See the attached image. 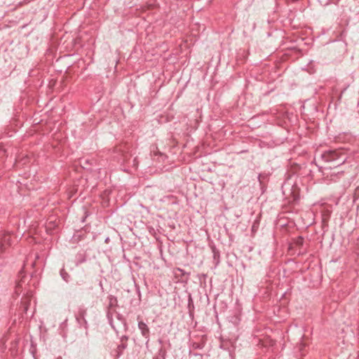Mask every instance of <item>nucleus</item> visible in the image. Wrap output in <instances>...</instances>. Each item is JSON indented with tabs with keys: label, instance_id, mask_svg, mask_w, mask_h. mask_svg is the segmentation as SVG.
<instances>
[{
	"label": "nucleus",
	"instance_id": "12",
	"mask_svg": "<svg viewBox=\"0 0 359 359\" xmlns=\"http://www.w3.org/2000/svg\"><path fill=\"white\" fill-rule=\"evenodd\" d=\"M117 302V299L114 296H110L109 297V305L111 306H114Z\"/></svg>",
	"mask_w": 359,
	"mask_h": 359
},
{
	"label": "nucleus",
	"instance_id": "10",
	"mask_svg": "<svg viewBox=\"0 0 359 359\" xmlns=\"http://www.w3.org/2000/svg\"><path fill=\"white\" fill-rule=\"evenodd\" d=\"M8 341V337L7 336H4L1 339V348L4 351L6 348V341Z\"/></svg>",
	"mask_w": 359,
	"mask_h": 359
},
{
	"label": "nucleus",
	"instance_id": "5",
	"mask_svg": "<svg viewBox=\"0 0 359 359\" xmlns=\"http://www.w3.org/2000/svg\"><path fill=\"white\" fill-rule=\"evenodd\" d=\"M76 319L79 326L83 327L86 330V335H88V323L86 318H84V320L82 318H76Z\"/></svg>",
	"mask_w": 359,
	"mask_h": 359
},
{
	"label": "nucleus",
	"instance_id": "7",
	"mask_svg": "<svg viewBox=\"0 0 359 359\" xmlns=\"http://www.w3.org/2000/svg\"><path fill=\"white\" fill-rule=\"evenodd\" d=\"M166 354V351L161 347L158 349L156 355L153 358V359H165Z\"/></svg>",
	"mask_w": 359,
	"mask_h": 359
},
{
	"label": "nucleus",
	"instance_id": "4",
	"mask_svg": "<svg viewBox=\"0 0 359 359\" xmlns=\"http://www.w3.org/2000/svg\"><path fill=\"white\" fill-rule=\"evenodd\" d=\"M20 339L18 337H15L11 343L10 351L12 354H16L18 352V346L19 344Z\"/></svg>",
	"mask_w": 359,
	"mask_h": 359
},
{
	"label": "nucleus",
	"instance_id": "11",
	"mask_svg": "<svg viewBox=\"0 0 359 359\" xmlns=\"http://www.w3.org/2000/svg\"><path fill=\"white\" fill-rule=\"evenodd\" d=\"M259 225V222L258 220H255L253 222L252 226V231L253 233L256 232L258 230Z\"/></svg>",
	"mask_w": 359,
	"mask_h": 359
},
{
	"label": "nucleus",
	"instance_id": "8",
	"mask_svg": "<svg viewBox=\"0 0 359 359\" xmlns=\"http://www.w3.org/2000/svg\"><path fill=\"white\" fill-rule=\"evenodd\" d=\"M87 313V309L84 306H80L79 308L78 313L76 316V318H82L84 320V318H86Z\"/></svg>",
	"mask_w": 359,
	"mask_h": 359
},
{
	"label": "nucleus",
	"instance_id": "14",
	"mask_svg": "<svg viewBox=\"0 0 359 359\" xmlns=\"http://www.w3.org/2000/svg\"><path fill=\"white\" fill-rule=\"evenodd\" d=\"M344 173V171H339L337 172H332L331 174V177L332 176H337V175H341Z\"/></svg>",
	"mask_w": 359,
	"mask_h": 359
},
{
	"label": "nucleus",
	"instance_id": "20",
	"mask_svg": "<svg viewBox=\"0 0 359 359\" xmlns=\"http://www.w3.org/2000/svg\"><path fill=\"white\" fill-rule=\"evenodd\" d=\"M229 356L231 357V359H233V356H232L231 353H229Z\"/></svg>",
	"mask_w": 359,
	"mask_h": 359
},
{
	"label": "nucleus",
	"instance_id": "15",
	"mask_svg": "<svg viewBox=\"0 0 359 359\" xmlns=\"http://www.w3.org/2000/svg\"><path fill=\"white\" fill-rule=\"evenodd\" d=\"M128 339V337L126 336V335H123L121 337V342L123 341V342H126L127 340Z\"/></svg>",
	"mask_w": 359,
	"mask_h": 359
},
{
	"label": "nucleus",
	"instance_id": "1",
	"mask_svg": "<svg viewBox=\"0 0 359 359\" xmlns=\"http://www.w3.org/2000/svg\"><path fill=\"white\" fill-rule=\"evenodd\" d=\"M320 159L325 163H332L334 168L345 163L348 155L345 149H328L320 154Z\"/></svg>",
	"mask_w": 359,
	"mask_h": 359
},
{
	"label": "nucleus",
	"instance_id": "3",
	"mask_svg": "<svg viewBox=\"0 0 359 359\" xmlns=\"http://www.w3.org/2000/svg\"><path fill=\"white\" fill-rule=\"evenodd\" d=\"M138 328L141 331L142 335L146 339V346L148 347L149 341V329L146 323L142 321L138 322Z\"/></svg>",
	"mask_w": 359,
	"mask_h": 359
},
{
	"label": "nucleus",
	"instance_id": "13",
	"mask_svg": "<svg viewBox=\"0 0 359 359\" xmlns=\"http://www.w3.org/2000/svg\"><path fill=\"white\" fill-rule=\"evenodd\" d=\"M192 347L194 348V349H201L203 348V346L201 345L200 344L198 343H193V345H192Z\"/></svg>",
	"mask_w": 359,
	"mask_h": 359
},
{
	"label": "nucleus",
	"instance_id": "6",
	"mask_svg": "<svg viewBox=\"0 0 359 359\" xmlns=\"http://www.w3.org/2000/svg\"><path fill=\"white\" fill-rule=\"evenodd\" d=\"M127 342H121V344L119 345H118L117 346V350H116V352H117V355H116V357L117 358H119L122 354H123V351L127 348Z\"/></svg>",
	"mask_w": 359,
	"mask_h": 359
},
{
	"label": "nucleus",
	"instance_id": "17",
	"mask_svg": "<svg viewBox=\"0 0 359 359\" xmlns=\"http://www.w3.org/2000/svg\"><path fill=\"white\" fill-rule=\"evenodd\" d=\"M158 343H159L160 344H162V343H163L162 339H158Z\"/></svg>",
	"mask_w": 359,
	"mask_h": 359
},
{
	"label": "nucleus",
	"instance_id": "2",
	"mask_svg": "<svg viewBox=\"0 0 359 359\" xmlns=\"http://www.w3.org/2000/svg\"><path fill=\"white\" fill-rule=\"evenodd\" d=\"M11 245V236L5 232H0V250L4 251L7 246Z\"/></svg>",
	"mask_w": 359,
	"mask_h": 359
},
{
	"label": "nucleus",
	"instance_id": "19",
	"mask_svg": "<svg viewBox=\"0 0 359 359\" xmlns=\"http://www.w3.org/2000/svg\"><path fill=\"white\" fill-rule=\"evenodd\" d=\"M109 241V238H107L105 239V242H106V243H107Z\"/></svg>",
	"mask_w": 359,
	"mask_h": 359
},
{
	"label": "nucleus",
	"instance_id": "16",
	"mask_svg": "<svg viewBox=\"0 0 359 359\" xmlns=\"http://www.w3.org/2000/svg\"><path fill=\"white\" fill-rule=\"evenodd\" d=\"M213 252H214V259H216L219 252H216L215 250H213Z\"/></svg>",
	"mask_w": 359,
	"mask_h": 359
},
{
	"label": "nucleus",
	"instance_id": "9",
	"mask_svg": "<svg viewBox=\"0 0 359 359\" xmlns=\"http://www.w3.org/2000/svg\"><path fill=\"white\" fill-rule=\"evenodd\" d=\"M60 276L66 283L69 281L70 276L65 269L60 270Z\"/></svg>",
	"mask_w": 359,
	"mask_h": 359
},
{
	"label": "nucleus",
	"instance_id": "18",
	"mask_svg": "<svg viewBox=\"0 0 359 359\" xmlns=\"http://www.w3.org/2000/svg\"><path fill=\"white\" fill-rule=\"evenodd\" d=\"M31 265H32V266H35V262H32L31 263Z\"/></svg>",
	"mask_w": 359,
	"mask_h": 359
},
{
	"label": "nucleus",
	"instance_id": "21",
	"mask_svg": "<svg viewBox=\"0 0 359 359\" xmlns=\"http://www.w3.org/2000/svg\"><path fill=\"white\" fill-rule=\"evenodd\" d=\"M55 359H62L61 356L57 357Z\"/></svg>",
	"mask_w": 359,
	"mask_h": 359
}]
</instances>
